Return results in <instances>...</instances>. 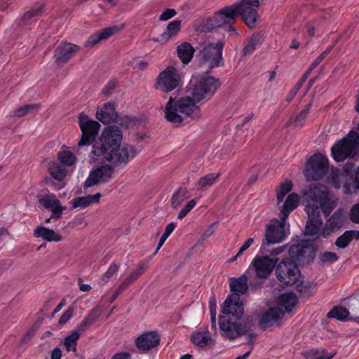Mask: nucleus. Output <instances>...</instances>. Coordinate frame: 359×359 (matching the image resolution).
Segmentation results:
<instances>
[{"label":"nucleus","mask_w":359,"mask_h":359,"mask_svg":"<svg viewBox=\"0 0 359 359\" xmlns=\"http://www.w3.org/2000/svg\"><path fill=\"white\" fill-rule=\"evenodd\" d=\"M304 199L307 202L305 210L308 215L305 235L328 238L344 226V217L341 210H337L322 228L321 212L327 217L336 206L327 186L322 184L310 185L304 191Z\"/></svg>","instance_id":"f257e3e1"},{"label":"nucleus","mask_w":359,"mask_h":359,"mask_svg":"<svg viewBox=\"0 0 359 359\" xmlns=\"http://www.w3.org/2000/svg\"><path fill=\"white\" fill-rule=\"evenodd\" d=\"M123 140L121 130L116 126L104 128L100 141L93 145L91 153L96 156L93 161H107L115 165L126 163L138 153L132 145L121 144Z\"/></svg>","instance_id":"f03ea898"},{"label":"nucleus","mask_w":359,"mask_h":359,"mask_svg":"<svg viewBox=\"0 0 359 359\" xmlns=\"http://www.w3.org/2000/svg\"><path fill=\"white\" fill-rule=\"evenodd\" d=\"M259 5V0H242L224 7L206 20L203 29L205 32H212L223 25L231 24L238 15L242 17L248 27L253 28L259 18L256 10Z\"/></svg>","instance_id":"7ed1b4c3"},{"label":"nucleus","mask_w":359,"mask_h":359,"mask_svg":"<svg viewBox=\"0 0 359 359\" xmlns=\"http://www.w3.org/2000/svg\"><path fill=\"white\" fill-rule=\"evenodd\" d=\"M196 103L192 97L183 96L177 98L170 96L165 107V118L173 123H181L183 118L179 113L192 119L199 118L201 111Z\"/></svg>","instance_id":"20e7f679"},{"label":"nucleus","mask_w":359,"mask_h":359,"mask_svg":"<svg viewBox=\"0 0 359 359\" xmlns=\"http://www.w3.org/2000/svg\"><path fill=\"white\" fill-rule=\"evenodd\" d=\"M219 79L213 76H192L188 85L187 91L197 102H207L212 99L220 87Z\"/></svg>","instance_id":"39448f33"},{"label":"nucleus","mask_w":359,"mask_h":359,"mask_svg":"<svg viewBox=\"0 0 359 359\" xmlns=\"http://www.w3.org/2000/svg\"><path fill=\"white\" fill-rule=\"evenodd\" d=\"M359 151V135L351 131L345 137L335 142L331 148V154L337 162L353 158Z\"/></svg>","instance_id":"423d86ee"},{"label":"nucleus","mask_w":359,"mask_h":359,"mask_svg":"<svg viewBox=\"0 0 359 359\" xmlns=\"http://www.w3.org/2000/svg\"><path fill=\"white\" fill-rule=\"evenodd\" d=\"M224 45V41L218 40L203 47L197 55L200 64L207 66L209 69L224 67V60L222 54Z\"/></svg>","instance_id":"0eeeda50"},{"label":"nucleus","mask_w":359,"mask_h":359,"mask_svg":"<svg viewBox=\"0 0 359 359\" xmlns=\"http://www.w3.org/2000/svg\"><path fill=\"white\" fill-rule=\"evenodd\" d=\"M288 252L291 260L299 264H305L314 260L317 248L313 241L302 240L300 243L292 245Z\"/></svg>","instance_id":"6e6552de"},{"label":"nucleus","mask_w":359,"mask_h":359,"mask_svg":"<svg viewBox=\"0 0 359 359\" xmlns=\"http://www.w3.org/2000/svg\"><path fill=\"white\" fill-rule=\"evenodd\" d=\"M289 232L287 231L285 226L279 219H273L266 229L265 238L262 241L259 252L264 254V252H269L267 249L271 244H276L283 242L286 239Z\"/></svg>","instance_id":"1a4fd4ad"},{"label":"nucleus","mask_w":359,"mask_h":359,"mask_svg":"<svg viewBox=\"0 0 359 359\" xmlns=\"http://www.w3.org/2000/svg\"><path fill=\"white\" fill-rule=\"evenodd\" d=\"M219 326L222 337L232 341L248 332L252 324L249 318L243 323H238L233 322L229 318L219 316Z\"/></svg>","instance_id":"9d476101"},{"label":"nucleus","mask_w":359,"mask_h":359,"mask_svg":"<svg viewBox=\"0 0 359 359\" xmlns=\"http://www.w3.org/2000/svg\"><path fill=\"white\" fill-rule=\"evenodd\" d=\"M276 275L282 284L290 286L297 283L300 277V271L297 263L286 257L276 264Z\"/></svg>","instance_id":"9b49d317"},{"label":"nucleus","mask_w":359,"mask_h":359,"mask_svg":"<svg viewBox=\"0 0 359 359\" xmlns=\"http://www.w3.org/2000/svg\"><path fill=\"white\" fill-rule=\"evenodd\" d=\"M180 80L178 69L173 66H168L157 76L154 88L162 93H168L180 86Z\"/></svg>","instance_id":"f8f14e48"},{"label":"nucleus","mask_w":359,"mask_h":359,"mask_svg":"<svg viewBox=\"0 0 359 359\" xmlns=\"http://www.w3.org/2000/svg\"><path fill=\"white\" fill-rule=\"evenodd\" d=\"M328 170V160L321 154H314L308 160L304 170V176L308 181L321 180Z\"/></svg>","instance_id":"ddd939ff"},{"label":"nucleus","mask_w":359,"mask_h":359,"mask_svg":"<svg viewBox=\"0 0 359 359\" xmlns=\"http://www.w3.org/2000/svg\"><path fill=\"white\" fill-rule=\"evenodd\" d=\"M354 163H346L344 167L346 172L352 180L351 184L346 182L344 184V192L346 194L353 193V189H359V165L355 169ZM350 219L355 224H359V203L354 205L350 212Z\"/></svg>","instance_id":"4468645a"},{"label":"nucleus","mask_w":359,"mask_h":359,"mask_svg":"<svg viewBox=\"0 0 359 359\" xmlns=\"http://www.w3.org/2000/svg\"><path fill=\"white\" fill-rule=\"evenodd\" d=\"M79 124L82 133L81 140L78 142L79 147L91 144L98 134L100 125L93 120H89L88 116L81 113L79 117Z\"/></svg>","instance_id":"2eb2a0df"},{"label":"nucleus","mask_w":359,"mask_h":359,"mask_svg":"<svg viewBox=\"0 0 359 359\" xmlns=\"http://www.w3.org/2000/svg\"><path fill=\"white\" fill-rule=\"evenodd\" d=\"M221 311L224 315H231L236 320H241L243 315L244 306L240 295L238 294L229 295L222 305Z\"/></svg>","instance_id":"dca6fc26"},{"label":"nucleus","mask_w":359,"mask_h":359,"mask_svg":"<svg viewBox=\"0 0 359 359\" xmlns=\"http://www.w3.org/2000/svg\"><path fill=\"white\" fill-rule=\"evenodd\" d=\"M277 259L271 258L268 255H256L252 262V266L255 271V275L259 278H267L276 266Z\"/></svg>","instance_id":"f3484780"},{"label":"nucleus","mask_w":359,"mask_h":359,"mask_svg":"<svg viewBox=\"0 0 359 359\" xmlns=\"http://www.w3.org/2000/svg\"><path fill=\"white\" fill-rule=\"evenodd\" d=\"M80 50L81 47L78 45L61 42L54 52L55 62L58 65L65 64Z\"/></svg>","instance_id":"a211bd4d"},{"label":"nucleus","mask_w":359,"mask_h":359,"mask_svg":"<svg viewBox=\"0 0 359 359\" xmlns=\"http://www.w3.org/2000/svg\"><path fill=\"white\" fill-rule=\"evenodd\" d=\"M38 201L40 206L52 212L50 218L55 219L61 218L62 212L66 209L61 205L60 200L53 194H45Z\"/></svg>","instance_id":"6ab92c4d"},{"label":"nucleus","mask_w":359,"mask_h":359,"mask_svg":"<svg viewBox=\"0 0 359 359\" xmlns=\"http://www.w3.org/2000/svg\"><path fill=\"white\" fill-rule=\"evenodd\" d=\"M160 336L155 331L145 332L135 339V346L141 351H148L160 343Z\"/></svg>","instance_id":"aec40b11"},{"label":"nucleus","mask_w":359,"mask_h":359,"mask_svg":"<svg viewBox=\"0 0 359 359\" xmlns=\"http://www.w3.org/2000/svg\"><path fill=\"white\" fill-rule=\"evenodd\" d=\"M123 24L121 25H114L102 29L101 31L91 34L85 43L86 48H91L97 44L102 40L107 39L112 35L118 33L124 28Z\"/></svg>","instance_id":"412c9836"},{"label":"nucleus","mask_w":359,"mask_h":359,"mask_svg":"<svg viewBox=\"0 0 359 359\" xmlns=\"http://www.w3.org/2000/svg\"><path fill=\"white\" fill-rule=\"evenodd\" d=\"M283 315L284 312L281 311L280 308H270L262 316L259 320V325L262 329L266 330L281 319Z\"/></svg>","instance_id":"4be33fe9"},{"label":"nucleus","mask_w":359,"mask_h":359,"mask_svg":"<svg viewBox=\"0 0 359 359\" xmlns=\"http://www.w3.org/2000/svg\"><path fill=\"white\" fill-rule=\"evenodd\" d=\"M96 118L104 124L114 122L118 118V114L114 104L104 103L100 108H97Z\"/></svg>","instance_id":"5701e85b"},{"label":"nucleus","mask_w":359,"mask_h":359,"mask_svg":"<svg viewBox=\"0 0 359 359\" xmlns=\"http://www.w3.org/2000/svg\"><path fill=\"white\" fill-rule=\"evenodd\" d=\"M182 22L180 20H175L168 23L166 29L161 34L159 37L153 38L152 41L154 42L160 43L161 44H165L170 40L175 38L181 29Z\"/></svg>","instance_id":"b1692460"},{"label":"nucleus","mask_w":359,"mask_h":359,"mask_svg":"<svg viewBox=\"0 0 359 359\" xmlns=\"http://www.w3.org/2000/svg\"><path fill=\"white\" fill-rule=\"evenodd\" d=\"M34 236L35 238H41L43 240L48 242H59L62 240L61 235L56 233L54 230L43 226H38L34 230Z\"/></svg>","instance_id":"393cba45"},{"label":"nucleus","mask_w":359,"mask_h":359,"mask_svg":"<svg viewBox=\"0 0 359 359\" xmlns=\"http://www.w3.org/2000/svg\"><path fill=\"white\" fill-rule=\"evenodd\" d=\"M101 314V309L99 307L93 308L90 312L83 318V320L78 325L76 330L81 334L86 332L97 320Z\"/></svg>","instance_id":"a878e982"},{"label":"nucleus","mask_w":359,"mask_h":359,"mask_svg":"<svg viewBox=\"0 0 359 359\" xmlns=\"http://www.w3.org/2000/svg\"><path fill=\"white\" fill-rule=\"evenodd\" d=\"M297 299L296 295L292 292L282 294L278 299V306L284 313L290 312L296 306Z\"/></svg>","instance_id":"bb28decb"},{"label":"nucleus","mask_w":359,"mask_h":359,"mask_svg":"<svg viewBox=\"0 0 359 359\" xmlns=\"http://www.w3.org/2000/svg\"><path fill=\"white\" fill-rule=\"evenodd\" d=\"M230 290L232 294H244L248 290V280L246 276L231 278L229 280Z\"/></svg>","instance_id":"cd10ccee"},{"label":"nucleus","mask_w":359,"mask_h":359,"mask_svg":"<svg viewBox=\"0 0 359 359\" xmlns=\"http://www.w3.org/2000/svg\"><path fill=\"white\" fill-rule=\"evenodd\" d=\"M194 52V48L188 42L181 43L177 48V56L182 63L185 65H187L191 61Z\"/></svg>","instance_id":"c85d7f7f"},{"label":"nucleus","mask_w":359,"mask_h":359,"mask_svg":"<svg viewBox=\"0 0 359 359\" xmlns=\"http://www.w3.org/2000/svg\"><path fill=\"white\" fill-rule=\"evenodd\" d=\"M353 239L359 240V231L347 230L337 238L334 245L338 248L344 249L349 245Z\"/></svg>","instance_id":"c756f323"},{"label":"nucleus","mask_w":359,"mask_h":359,"mask_svg":"<svg viewBox=\"0 0 359 359\" xmlns=\"http://www.w3.org/2000/svg\"><path fill=\"white\" fill-rule=\"evenodd\" d=\"M101 194L100 193L93 195L89 194L82 197H76L74 198L71 203L74 208H86L92 203H98Z\"/></svg>","instance_id":"7c9ffc66"},{"label":"nucleus","mask_w":359,"mask_h":359,"mask_svg":"<svg viewBox=\"0 0 359 359\" xmlns=\"http://www.w3.org/2000/svg\"><path fill=\"white\" fill-rule=\"evenodd\" d=\"M264 34L262 32H255L252 34L247 45L243 48L244 56L250 55L263 41Z\"/></svg>","instance_id":"2f4dec72"},{"label":"nucleus","mask_w":359,"mask_h":359,"mask_svg":"<svg viewBox=\"0 0 359 359\" xmlns=\"http://www.w3.org/2000/svg\"><path fill=\"white\" fill-rule=\"evenodd\" d=\"M311 107L312 102H309L297 115L290 117L289 123L293 124L295 127L302 128L304 124Z\"/></svg>","instance_id":"473e14b6"},{"label":"nucleus","mask_w":359,"mask_h":359,"mask_svg":"<svg viewBox=\"0 0 359 359\" xmlns=\"http://www.w3.org/2000/svg\"><path fill=\"white\" fill-rule=\"evenodd\" d=\"M316 283L313 281L302 282L297 286L300 297L308 298L315 293Z\"/></svg>","instance_id":"72a5a7b5"},{"label":"nucleus","mask_w":359,"mask_h":359,"mask_svg":"<svg viewBox=\"0 0 359 359\" xmlns=\"http://www.w3.org/2000/svg\"><path fill=\"white\" fill-rule=\"evenodd\" d=\"M350 313L342 306H334L327 314L328 318H335L341 321H347Z\"/></svg>","instance_id":"f704fd0d"},{"label":"nucleus","mask_w":359,"mask_h":359,"mask_svg":"<svg viewBox=\"0 0 359 359\" xmlns=\"http://www.w3.org/2000/svg\"><path fill=\"white\" fill-rule=\"evenodd\" d=\"M81 333L77 330L73 331L72 334L65 337L64 341V346L67 351L76 352L77 348V342L80 338Z\"/></svg>","instance_id":"c9c22d12"},{"label":"nucleus","mask_w":359,"mask_h":359,"mask_svg":"<svg viewBox=\"0 0 359 359\" xmlns=\"http://www.w3.org/2000/svg\"><path fill=\"white\" fill-rule=\"evenodd\" d=\"M220 177V173H208L200 177L197 182L198 189H204L211 187L216 183Z\"/></svg>","instance_id":"e433bc0d"},{"label":"nucleus","mask_w":359,"mask_h":359,"mask_svg":"<svg viewBox=\"0 0 359 359\" xmlns=\"http://www.w3.org/2000/svg\"><path fill=\"white\" fill-rule=\"evenodd\" d=\"M40 108V104H25L22 107H20L13 111L10 116H15L18 118H21L25 116L28 114H31L34 111L38 110Z\"/></svg>","instance_id":"4c0bfd02"},{"label":"nucleus","mask_w":359,"mask_h":359,"mask_svg":"<svg viewBox=\"0 0 359 359\" xmlns=\"http://www.w3.org/2000/svg\"><path fill=\"white\" fill-rule=\"evenodd\" d=\"M191 340L197 346L204 348L208 345L211 338L209 337L208 332H198L192 334Z\"/></svg>","instance_id":"58836bf2"},{"label":"nucleus","mask_w":359,"mask_h":359,"mask_svg":"<svg viewBox=\"0 0 359 359\" xmlns=\"http://www.w3.org/2000/svg\"><path fill=\"white\" fill-rule=\"evenodd\" d=\"M95 172L100 182H108L114 172V168L111 165H102L95 170Z\"/></svg>","instance_id":"ea45409f"},{"label":"nucleus","mask_w":359,"mask_h":359,"mask_svg":"<svg viewBox=\"0 0 359 359\" xmlns=\"http://www.w3.org/2000/svg\"><path fill=\"white\" fill-rule=\"evenodd\" d=\"M188 191L185 188H179L172 195L171 198L172 207L177 208L184 200L187 198Z\"/></svg>","instance_id":"a19ab883"},{"label":"nucleus","mask_w":359,"mask_h":359,"mask_svg":"<svg viewBox=\"0 0 359 359\" xmlns=\"http://www.w3.org/2000/svg\"><path fill=\"white\" fill-rule=\"evenodd\" d=\"M46 11L45 5L41 4L39 6L33 7L30 10L25 13L22 16V20L27 22L32 19L36 18L41 16Z\"/></svg>","instance_id":"79ce46f5"},{"label":"nucleus","mask_w":359,"mask_h":359,"mask_svg":"<svg viewBox=\"0 0 359 359\" xmlns=\"http://www.w3.org/2000/svg\"><path fill=\"white\" fill-rule=\"evenodd\" d=\"M60 162L65 165L71 166L76 162V156L69 151H62L58 154Z\"/></svg>","instance_id":"37998d69"},{"label":"nucleus","mask_w":359,"mask_h":359,"mask_svg":"<svg viewBox=\"0 0 359 359\" xmlns=\"http://www.w3.org/2000/svg\"><path fill=\"white\" fill-rule=\"evenodd\" d=\"M308 78L309 77L304 74L302 76L296 85L289 92L286 98L287 102L290 103L294 99Z\"/></svg>","instance_id":"c03bdc74"},{"label":"nucleus","mask_w":359,"mask_h":359,"mask_svg":"<svg viewBox=\"0 0 359 359\" xmlns=\"http://www.w3.org/2000/svg\"><path fill=\"white\" fill-rule=\"evenodd\" d=\"M149 264V261H142L138 267L133 271L128 278L132 281L137 280L147 270Z\"/></svg>","instance_id":"a18cd8bd"},{"label":"nucleus","mask_w":359,"mask_h":359,"mask_svg":"<svg viewBox=\"0 0 359 359\" xmlns=\"http://www.w3.org/2000/svg\"><path fill=\"white\" fill-rule=\"evenodd\" d=\"M292 188V183L290 181H286L279 186V189L277 191V200L278 202H281L285 195L289 193Z\"/></svg>","instance_id":"49530a36"},{"label":"nucleus","mask_w":359,"mask_h":359,"mask_svg":"<svg viewBox=\"0 0 359 359\" xmlns=\"http://www.w3.org/2000/svg\"><path fill=\"white\" fill-rule=\"evenodd\" d=\"M119 266L116 264V263L113 262L110 264L109 267L108 268L107 271L103 274L100 279V283L102 285L107 284L109 278L115 273L118 272Z\"/></svg>","instance_id":"de8ad7c7"},{"label":"nucleus","mask_w":359,"mask_h":359,"mask_svg":"<svg viewBox=\"0 0 359 359\" xmlns=\"http://www.w3.org/2000/svg\"><path fill=\"white\" fill-rule=\"evenodd\" d=\"M299 203V197L295 193L290 194L284 204L283 206L287 208L289 210L293 211L298 205Z\"/></svg>","instance_id":"09e8293b"},{"label":"nucleus","mask_w":359,"mask_h":359,"mask_svg":"<svg viewBox=\"0 0 359 359\" xmlns=\"http://www.w3.org/2000/svg\"><path fill=\"white\" fill-rule=\"evenodd\" d=\"M66 169L61 165H57L55 168L50 170V176L59 182L64 180L66 177Z\"/></svg>","instance_id":"8fccbe9b"},{"label":"nucleus","mask_w":359,"mask_h":359,"mask_svg":"<svg viewBox=\"0 0 359 359\" xmlns=\"http://www.w3.org/2000/svg\"><path fill=\"white\" fill-rule=\"evenodd\" d=\"M196 204L197 203L195 199L190 200L179 212L177 215V219H184L187 215V214L196 205Z\"/></svg>","instance_id":"3c124183"},{"label":"nucleus","mask_w":359,"mask_h":359,"mask_svg":"<svg viewBox=\"0 0 359 359\" xmlns=\"http://www.w3.org/2000/svg\"><path fill=\"white\" fill-rule=\"evenodd\" d=\"M100 182V180L98 179V177L97 175V173L95 172V170L91 172L88 177V178L84 182V188H89L97 184Z\"/></svg>","instance_id":"603ef678"},{"label":"nucleus","mask_w":359,"mask_h":359,"mask_svg":"<svg viewBox=\"0 0 359 359\" xmlns=\"http://www.w3.org/2000/svg\"><path fill=\"white\" fill-rule=\"evenodd\" d=\"M338 259V255L335 252H325L320 255V260L323 262H335Z\"/></svg>","instance_id":"864d4df0"},{"label":"nucleus","mask_w":359,"mask_h":359,"mask_svg":"<svg viewBox=\"0 0 359 359\" xmlns=\"http://www.w3.org/2000/svg\"><path fill=\"white\" fill-rule=\"evenodd\" d=\"M74 313V309L72 307L68 308L65 313L60 316L59 319V324L64 325L69 321L72 317Z\"/></svg>","instance_id":"5fc2aeb1"},{"label":"nucleus","mask_w":359,"mask_h":359,"mask_svg":"<svg viewBox=\"0 0 359 359\" xmlns=\"http://www.w3.org/2000/svg\"><path fill=\"white\" fill-rule=\"evenodd\" d=\"M176 15V11L172 8H166L164 11L161 14L159 17V20L161 21H166L172 18H173Z\"/></svg>","instance_id":"6e6d98bb"},{"label":"nucleus","mask_w":359,"mask_h":359,"mask_svg":"<svg viewBox=\"0 0 359 359\" xmlns=\"http://www.w3.org/2000/svg\"><path fill=\"white\" fill-rule=\"evenodd\" d=\"M121 127L128 128L133 124V120L130 117L128 116H124L123 117H120L116 121Z\"/></svg>","instance_id":"4d7b16f0"},{"label":"nucleus","mask_w":359,"mask_h":359,"mask_svg":"<svg viewBox=\"0 0 359 359\" xmlns=\"http://www.w3.org/2000/svg\"><path fill=\"white\" fill-rule=\"evenodd\" d=\"M292 210H289L287 208L283 206L282 210L280 212L279 217H280V222L283 223V225L285 226V221L287 219L289 215Z\"/></svg>","instance_id":"13d9d810"},{"label":"nucleus","mask_w":359,"mask_h":359,"mask_svg":"<svg viewBox=\"0 0 359 359\" xmlns=\"http://www.w3.org/2000/svg\"><path fill=\"white\" fill-rule=\"evenodd\" d=\"M34 332L35 330L33 328H31L29 330H27V332L23 335L20 341V344H27L29 341H30L34 335Z\"/></svg>","instance_id":"bf43d9fd"},{"label":"nucleus","mask_w":359,"mask_h":359,"mask_svg":"<svg viewBox=\"0 0 359 359\" xmlns=\"http://www.w3.org/2000/svg\"><path fill=\"white\" fill-rule=\"evenodd\" d=\"M132 283L133 282L128 277H126L116 289L118 290V293L122 294Z\"/></svg>","instance_id":"052dcab7"},{"label":"nucleus","mask_w":359,"mask_h":359,"mask_svg":"<svg viewBox=\"0 0 359 359\" xmlns=\"http://www.w3.org/2000/svg\"><path fill=\"white\" fill-rule=\"evenodd\" d=\"M320 62H321L320 61V60L318 59V57H316L304 74L309 77L312 71H313V69H316L320 65Z\"/></svg>","instance_id":"680f3d73"},{"label":"nucleus","mask_w":359,"mask_h":359,"mask_svg":"<svg viewBox=\"0 0 359 359\" xmlns=\"http://www.w3.org/2000/svg\"><path fill=\"white\" fill-rule=\"evenodd\" d=\"M254 243V238H250L245 241L244 244L238 250V255H242L245 250H247Z\"/></svg>","instance_id":"e2e57ef3"},{"label":"nucleus","mask_w":359,"mask_h":359,"mask_svg":"<svg viewBox=\"0 0 359 359\" xmlns=\"http://www.w3.org/2000/svg\"><path fill=\"white\" fill-rule=\"evenodd\" d=\"M111 359H131V355L128 352H118Z\"/></svg>","instance_id":"0e129e2a"},{"label":"nucleus","mask_w":359,"mask_h":359,"mask_svg":"<svg viewBox=\"0 0 359 359\" xmlns=\"http://www.w3.org/2000/svg\"><path fill=\"white\" fill-rule=\"evenodd\" d=\"M116 83L115 81H109L108 82L106 86L103 88L102 89V92L104 93V94H109L111 90H113L114 89H115L116 88Z\"/></svg>","instance_id":"69168bd1"},{"label":"nucleus","mask_w":359,"mask_h":359,"mask_svg":"<svg viewBox=\"0 0 359 359\" xmlns=\"http://www.w3.org/2000/svg\"><path fill=\"white\" fill-rule=\"evenodd\" d=\"M306 34L309 37H313L315 34V27L311 22L306 25Z\"/></svg>","instance_id":"338daca9"},{"label":"nucleus","mask_w":359,"mask_h":359,"mask_svg":"<svg viewBox=\"0 0 359 359\" xmlns=\"http://www.w3.org/2000/svg\"><path fill=\"white\" fill-rule=\"evenodd\" d=\"M61 357H62L61 349L58 347L55 348L51 352L50 358L51 359H61Z\"/></svg>","instance_id":"774afa93"}]
</instances>
